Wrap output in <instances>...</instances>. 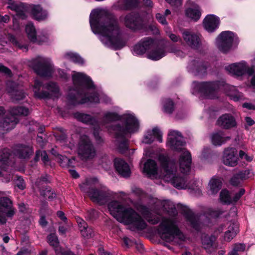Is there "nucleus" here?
<instances>
[{
    "label": "nucleus",
    "instance_id": "1",
    "mask_svg": "<svg viewBox=\"0 0 255 255\" xmlns=\"http://www.w3.org/2000/svg\"><path fill=\"white\" fill-rule=\"evenodd\" d=\"M92 31L99 35L102 43L115 50L123 48L127 43L118 21L104 9L93 10L90 16Z\"/></svg>",
    "mask_w": 255,
    "mask_h": 255
},
{
    "label": "nucleus",
    "instance_id": "2",
    "mask_svg": "<svg viewBox=\"0 0 255 255\" xmlns=\"http://www.w3.org/2000/svg\"><path fill=\"white\" fill-rule=\"evenodd\" d=\"M118 121L114 125L106 128L109 132L113 134L116 138V144L120 151L124 153L128 149V141L127 136L137 132L139 130V122L135 115L129 111L119 115L117 113L106 112L103 117L104 125L112 122Z\"/></svg>",
    "mask_w": 255,
    "mask_h": 255
},
{
    "label": "nucleus",
    "instance_id": "3",
    "mask_svg": "<svg viewBox=\"0 0 255 255\" xmlns=\"http://www.w3.org/2000/svg\"><path fill=\"white\" fill-rule=\"evenodd\" d=\"M72 79L73 88L69 89L67 99L69 104L75 105L87 103H109L110 98L96 89L90 77L82 72L73 71Z\"/></svg>",
    "mask_w": 255,
    "mask_h": 255
},
{
    "label": "nucleus",
    "instance_id": "4",
    "mask_svg": "<svg viewBox=\"0 0 255 255\" xmlns=\"http://www.w3.org/2000/svg\"><path fill=\"white\" fill-rule=\"evenodd\" d=\"M191 88L193 94L200 93L208 99H213L218 98L219 91L223 90L234 101L237 102L245 99L243 94L240 92L236 87L227 84L224 81L200 83L194 81L192 84Z\"/></svg>",
    "mask_w": 255,
    "mask_h": 255
},
{
    "label": "nucleus",
    "instance_id": "5",
    "mask_svg": "<svg viewBox=\"0 0 255 255\" xmlns=\"http://www.w3.org/2000/svg\"><path fill=\"white\" fill-rule=\"evenodd\" d=\"M108 207L110 214L117 221L131 225L132 230H142L146 227L144 220L131 208L125 207L121 202L115 200L111 201Z\"/></svg>",
    "mask_w": 255,
    "mask_h": 255
},
{
    "label": "nucleus",
    "instance_id": "6",
    "mask_svg": "<svg viewBox=\"0 0 255 255\" xmlns=\"http://www.w3.org/2000/svg\"><path fill=\"white\" fill-rule=\"evenodd\" d=\"M158 161L163 171V179L170 182L177 189H186L188 187L187 180L184 176L178 172L176 163L169 158L167 155L161 154L158 156Z\"/></svg>",
    "mask_w": 255,
    "mask_h": 255
},
{
    "label": "nucleus",
    "instance_id": "7",
    "mask_svg": "<svg viewBox=\"0 0 255 255\" xmlns=\"http://www.w3.org/2000/svg\"><path fill=\"white\" fill-rule=\"evenodd\" d=\"M176 217H163L158 226L157 232L161 238L173 245H179L185 237L180 230Z\"/></svg>",
    "mask_w": 255,
    "mask_h": 255
},
{
    "label": "nucleus",
    "instance_id": "8",
    "mask_svg": "<svg viewBox=\"0 0 255 255\" xmlns=\"http://www.w3.org/2000/svg\"><path fill=\"white\" fill-rule=\"evenodd\" d=\"M166 145L172 150L183 151L179 158L180 170L183 173L189 172L191 168V155L183 148L184 142L181 133L177 130H170L168 133Z\"/></svg>",
    "mask_w": 255,
    "mask_h": 255
},
{
    "label": "nucleus",
    "instance_id": "9",
    "mask_svg": "<svg viewBox=\"0 0 255 255\" xmlns=\"http://www.w3.org/2000/svg\"><path fill=\"white\" fill-rule=\"evenodd\" d=\"M97 182L95 178L87 179L80 185L81 190L87 194L91 200L100 205L105 204L114 197V194L104 186L94 187Z\"/></svg>",
    "mask_w": 255,
    "mask_h": 255
},
{
    "label": "nucleus",
    "instance_id": "10",
    "mask_svg": "<svg viewBox=\"0 0 255 255\" xmlns=\"http://www.w3.org/2000/svg\"><path fill=\"white\" fill-rule=\"evenodd\" d=\"M29 66L32 67L39 76L43 77H50L55 73L63 80H67L69 76L63 70L59 69L55 70L50 59L43 57L38 56L29 61Z\"/></svg>",
    "mask_w": 255,
    "mask_h": 255
},
{
    "label": "nucleus",
    "instance_id": "11",
    "mask_svg": "<svg viewBox=\"0 0 255 255\" xmlns=\"http://www.w3.org/2000/svg\"><path fill=\"white\" fill-rule=\"evenodd\" d=\"M9 5L7 8L16 12V16L24 19L26 17L25 13L29 11L33 17L37 20H42L47 16V12L43 10L39 5L31 4L27 6L23 3H18L12 2L10 0L8 2Z\"/></svg>",
    "mask_w": 255,
    "mask_h": 255
},
{
    "label": "nucleus",
    "instance_id": "12",
    "mask_svg": "<svg viewBox=\"0 0 255 255\" xmlns=\"http://www.w3.org/2000/svg\"><path fill=\"white\" fill-rule=\"evenodd\" d=\"M148 198L149 204L151 206L150 208L141 204L137 205L136 208L149 223L153 225L156 224L159 222V218L158 217L152 218L151 216L152 212L156 214H159L158 209L161 207L166 210V205L169 204V201L168 200H161L152 196H149Z\"/></svg>",
    "mask_w": 255,
    "mask_h": 255
},
{
    "label": "nucleus",
    "instance_id": "13",
    "mask_svg": "<svg viewBox=\"0 0 255 255\" xmlns=\"http://www.w3.org/2000/svg\"><path fill=\"white\" fill-rule=\"evenodd\" d=\"M32 87L34 96L37 98L55 99L60 95L59 88L55 82H49L43 85L41 80L36 79Z\"/></svg>",
    "mask_w": 255,
    "mask_h": 255
},
{
    "label": "nucleus",
    "instance_id": "14",
    "mask_svg": "<svg viewBox=\"0 0 255 255\" xmlns=\"http://www.w3.org/2000/svg\"><path fill=\"white\" fill-rule=\"evenodd\" d=\"M29 110L24 107H16L10 108V117L6 116L0 121V132L5 133L13 129L18 122L17 116H27Z\"/></svg>",
    "mask_w": 255,
    "mask_h": 255
},
{
    "label": "nucleus",
    "instance_id": "15",
    "mask_svg": "<svg viewBox=\"0 0 255 255\" xmlns=\"http://www.w3.org/2000/svg\"><path fill=\"white\" fill-rule=\"evenodd\" d=\"M252 66H249L245 61L234 63L226 66L225 69L229 73L237 77L245 75H252L255 72V58L251 60Z\"/></svg>",
    "mask_w": 255,
    "mask_h": 255
},
{
    "label": "nucleus",
    "instance_id": "16",
    "mask_svg": "<svg viewBox=\"0 0 255 255\" xmlns=\"http://www.w3.org/2000/svg\"><path fill=\"white\" fill-rule=\"evenodd\" d=\"M78 153L83 160L91 159L96 156V150L87 136H81L78 144Z\"/></svg>",
    "mask_w": 255,
    "mask_h": 255
},
{
    "label": "nucleus",
    "instance_id": "17",
    "mask_svg": "<svg viewBox=\"0 0 255 255\" xmlns=\"http://www.w3.org/2000/svg\"><path fill=\"white\" fill-rule=\"evenodd\" d=\"M74 117L78 121L84 124L92 126L93 128V135L95 140L98 143H100L102 141V137L99 134V124L96 118L92 117L90 115L80 112L75 113Z\"/></svg>",
    "mask_w": 255,
    "mask_h": 255
},
{
    "label": "nucleus",
    "instance_id": "18",
    "mask_svg": "<svg viewBox=\"0 0 255 255\" xmlns=\"http://www.w3.org/2000/svg\"><path fill=\"white\" fill-rule=\"evenodd\" d=\"M223 231H224V240L227 242H230L239 232L238 225L232 222L220 224L215 228L214 234L218 236Z\"/></svg>",
    "mask_w": 255,
    "mask_h": 255
},
{
    "label": "nucleus",
    "instance_id": "19",
    "mask_svg": "<svg viewBox=\"0 0 255 255\" xmlns=\"http://www.w3.org/2000/svg\"><path fill=\"white\" fill-rule=\"evenodd\" d=\"M234 34L230 31L222 32L216 38V44L218 48L223 53L230 51L234 39Z\"/></svg>",
    "mask_w": 255,
    "mask_h": 255
},
{
    "label": "nucleus",
    "instance_id": "20",
    "mask_svg": "<svg viewBox=\"0 0 255 255\" xmlns=\"http://www.w3.org/2000/svg\"><path fill=\"white\" fill-rule=\"evenodd\" d=\"M210 64L200 58H196L190 62L187 66V70L195 76L205 75Z\"/></svg>",
    "mask_w": 255,
    "mask_h": 255
},
{
    "label": "nucleus",
    "instance_id": "21",
    "mask_svg": "<svg viewBox=\"0 0 255 255\" xmlns=\"http://www.w3.org/2000/svg\"><path fill=\"white\" fill-rule=\"evenodd\" d=\"M15 214V210L12 207V202L7 197L0 198V224L6 223L7 218H11Z\"/></svg>",
    "mask_w": 255,
    "mask_h": 255
},
{
    "label": "nucleus",
    "instance_id": "22",
    "mask_svg": "<svg viewBox=\"0 0 255 255\" xmlns=\"http://www.w3.org/2000/svg\"><path fill=\"white\" fill-rule=\"evenodd\" d=\"M182 37L189 47L197 49L201 45V35L196 32L185 30L182 33Z\"/></svg>",
    "mask_w": 255,
    "mask_h": 255
},
{
    "label": "nucleus",
    "instance_id": "23",
    "mask_svg": "<svg viewBox=\"0 0 255 255\" xmlns=\"http://www.w3.org/2000/svg\"><path fill=\"white\" fill-rule=\"evenodd\" d=\"M153 40L149 37H145L141 39L134 45L132 49V53L134 55H141L144 54L152 47Z\"/></svg>",
    "mask_w": 255,
    "mask_h": 255
},
{
    "label": "nucleus",
    "instance_id": "24",
    "mask_svg": "<svg viewBox=\"0 0 255 255\" xmlns=\"http://www.w3.org/2000/svg\"><path fill=\"white\" fill-rule=\"evenodd\" d=\"M124 22L126 27L134 30L140 29L142 27V19L137 13L127 14L125 17Z\"/></svg>",
    "mask_w": 255,
    "mask_h": 255
},
{
    "label": "nucleus",
    "instance_id": "25",
    "mask_svg": "<svg viewBox=\"0 0 255 255\" xmlns=\"http://www.w3.org/2000/svg\"><path fill=\"white\" fill-rule=\"evenodd\" d=\"M238 156L236 148L231 147L225 149L223 156V162L224 164L230 166H235L237 165Z\"/></svg>",
    "mask_w": 255,
    "mask_h": 255
},
{
    "label": "nucleus",
    "instance_id": "26",
    "mask_svg": "<svg viewBox=\"0 0 255 255\" xmlns=\"http://www.w3.org/2000/svg\"><path fill=\"white\" fill-rule=\"evenodd\" d=\"M6 90L8 93L10 94L13 101H20L25 97V94L23 89L19 88L13 82L8 81L6 83Z\"/></svg>",
    "mask_w": 255,
    "mask_h": 255
},
{
    "label": "nucleus",
    "instance_id": "27",
    "mask_svg": "<svg viewBox=\"0 0 255 255\" xmlns=\"http://www.w3.org/2000/svg\"><path fill=\"white\" fill-rule=\"evenodd\" d=\"M186 6L187 8L185 10L186 16L194 21L199 19L201 15V11L199 6L190 0L187 1Z\"/></svg>",
    "mask_w": 255,
    "mask_h": 255
},
{
    "label": "nucleus",
    "instance_id": "28",
    "mask_svg": "<svg viewBox=\"0 0 255 255\" xmlns=\"http://www.w3.org/2000/svg\"><path fill=\"white\" fill-rule=\"evenodd\" d=\"M114 165L117 172L124 177H128L130 175V169L129 165L125 160L120 158H116Z\"/></svg>",
    "mask_w": 255,
    "mask_h": 255
},
{
    "label": "nucleus",
    "instance_id": "29",
    "mask_svg": "<svg viewBox=\"0 0 255 255\" xmlns=\"http://www.w3.org/2000/svg\"><path fill=\"white\" fill-rule=\"evenodd\" d=\"M220 19L214 14H209L204 20V26L205 29L209 32H212L219 27Z\"/></svg>",
    "mask_w": 255,
    "mask_h": 255
},
{
    "label": "nucleus",
    "instance_id": "30",
    "mask_svg": "<svg viewBox=\"0 0 255 255\" xmlns=\"http://www.w3.org/2000/svg\"><path fill=\"white\" fill-rule=\"evenodd\" d=\"M162 133L159 128H153L152 130H147L143 137L142 142L146 144L152 143L155 138L160 142H162Z\"/></svg>",
    "mask_w": 255,
    "mask_h": 255
},
{
    "label": "nucleus",
    "instance_id": "31",
    "mask_svg": "<svg viewBox=\"0 0 255 255\" xmlns=\"http://www.w3.org/2000/svg\"><path fill=\"white\" fill-rule=\"evenodd\" d=\"M167 54L165 49L161 46H155L154 41L152 47L148 51L147 57L152 60H158L165 56Z\"/></svg>",
    "mask_w": 255,
    "mask_h": 255
},
{
    "label": "nucleus",
    "instance_id": "32",
    "mask_svg": "<svg viewBox=\"0 0 255 255\" xmlns=\"http://www.w3.org/2000/svg\"><path fill=\"white\" fill-rule=\"evenodd\" d=\"M217 122L219 126L226 129L235 127L237 124L235 118L229 114L221 116L218 119Z\"/></svg>",
    "mask_w": 255,
    "mask_h": 255
},
{
    "label": "nucleus",
    "instance_id": "33",
    "mask_svg": "<svg viewBox=\"0 0 255 255\" xmlns=\"http://www.w3.org/2000/svg\"><path fill=\"white\" fill-rule=\"evenodd\" d=\"M48 242L49 245L52 246L57 255H74L70 251L63 252L62 249L59 247V242L58 238L55 234H51L47 237Z\"/></svg>",
    "mask_w": 255,
    "mask_h": 255
},
{
    "label": "nucleus",
    "instance_id": "34",
    "mask_svg": "<svg viewBox=\"0 0 255 255\" xmlns=\"http://www.w3.org/2000/svg\"><path fill=\"white\" fill-rule=\"evenodd\" d=\"M157 165L155 161L148 159L144 164L143 172L150 178L154 177L157 174Z\"/></svg>",
    "mask_w": 255,
    "mask_h": 255
},
{
    "label": "nucleus",
    "instance_id": "35",
    "mask_svg": "<svg viewBox=\"0 0 255 255\" xmlns=\"http://www.w3.org/2000/svg\"><path fill=\"white\" fill-rule=\"evenodd\" d=\"M230 139V137L226 136L222 131L214 132L211 136V142L215 146H221L225 143Z\"/></svg>",
    "mask_w": 255,
    "mask_h": 255
},
{
    "label": "nucleus",
    "instance_id": "36",
    "mask_svg": "<svg viewBox=\"0 0 255 255\" xmlns=\"http://www.w3.org/2000/svg\"><path fill=\"white\" fill-rule=\"evenodd\" d=\"M25 31L27 34L28 38L32 42H41L47 39V37L45 36L43 40L37 38L36 31L34 26L31 22H28L25 27ZM40 37H39L40 38Z\"/></svg>",
    "mask_w": 255,
    "mask_h": 255
},
{
    "label": "nucleus",
    "instance_id": "37",
    "mask_svg": "<svg viewBox=\"0 0 255 255\" xmlns=\"http://www.w3.org/2000/svg\"><path fill=\"white\" fill-rule=\"evenodd\" d=\"M33 150L31 146L20 145L18 146L16 154L19 158L27 159L33 154Z\"/></svg>",
    "mask_w": 255,
    "mask_h": 255
},
{
    "label": "nucleus",
    "instance_id": "38",
    "mask_svg": "<svg viewBox=\"0 0 255 255\" xmlns=\"http://www.w3.org/2000/svg\"><path fill=\"white\" fill-rule=\"evenodd\" d=\"M222 185V180L220 178L214 177L209 183V190L210 194H215L218 192Z\"/></svg>",
    "mask_w": 255,
    "mask_h": 255
},
{
    "label": "nucleus",
    "instance_id": "39",
    "mask_svg": "<svg viewBox=\"0 0 255 255\" xmlns=\"http://www.w3.org/2000/svg\"><path fill=\"white\" fill-rule=\"evenodd\" d=\"M63 58L66 60L72 61L79 65H82L84 64V59L79 54L72 51L65 52Z\"/></svg>",
    "mask_w": 255,
    "mask_h": 255
},
{
    "label": "nucleus",
    "instance_id": "40",
    "mask_svg": "<svg viewBox=\"0 0 255 255\" xmlns=\"http://www.w3.org/2000/svg\"><path fill=\"white\" fill-rule=\"evenodd\" d=\"M187 220L190 222L191 226L196 230L200 229L201 223L198 217L195 216L191 211H188L185 215Z\"/></svg>",
    "mask_w": 255,
    "mask_h": 255
},
{
    "label": "nucleus",
    "instance_id": "41",
    "mask_svg": "<svg viewBox=\"0 0 255 255\" xmlns=\"http://www.w3.org/2000/svg\"><path fill=\"white\" fill-rule=\"evenodd\" d=\"M57 160L60 166L62 167L73 166L74 164V162L75 161V158L69 159L65 156H63L58 154L57 155Z\"/></svg>",
    "mask_w": 255,
    "mask_h": 255
},
{
    "label": "nucleus",
    "instance_id": "42",
    "mask_svg": "<svg viewBox=\"0 0 255 255\" xmlns=\"http://www.w3.org/2000/svg\"><path fill=\"white\" fill-rule=\"evenodd\" d=\"M217 237L214 233L213 236H204L202 239V243L204 248L207 250L213 248Z\"/></svg>",
    "mask_w": 255,
    "mask_h": 255
},
{
    "label": "nucleus",
    "instance_id": "43",
    "mask_svg": "<svg viewBox=\"0 0 255 255\" xmlns=\"http://www.w3.org/2000/svg\"><path fill=\"white\" fill-rule=\"evenodd\" d=\"M138 0H120L118 2L117 6L120 9H128L138 5Z\"/></svg>",
    "mask_w": 255,
    "mask_h": 255
},
{
    "label": "nucleus",
    "instance_id": "44",
    "mask_svg": "<svg viewBox=\"0 0 255 255\" xmlns=\"http://www.w3.org/2000/svg\"><path fill=\"white\" fill-rule=\"evenodd\" d=\"M163 111L164 113L170 114L174 110L173 102L170 99H165L162 101Z\"/></svg>",
    "mask_w": 255,
    "mask_h": 255
},
{
    "label": "nucleus",
    "instance_id": "45",
    "mask_svg": "<svg viewBox=\"0 0 255 255\" xmlns=\"http://www.w3.org/2000/svg\"><path fill=\"white\" fill-rule=\"evenodd\" d=\"M98 163L103 168L108 169L111 165L112 161L106 154H102L98 157Z\"/></svg>",
    "mask_w": 255,
    "mask_h": 255
},
{
    "label": "nucleus",
    "instance_id": "46",
    "mask_svg": "<svg viewBox=\"0 0 255 255\" xmlns=\"http://www.w3.org/2000/svg\"><path fill=\"white\" fill-rule=\"evenodd\" d=\"M81 233L83 237L86 238H90L94 236V231L91 227H89L87 225L85 226H83V228L80 229Z\"/></svg>",
    "mask_w": 255,
    "mask_h": 255
},
{
    "label": "nucleus",
    "instance_id": "47",
    "mask_svg": "<svg viewBox=\"0 0 255 255\" xmlns=\"http://www.w3.org/2000/svg\"><path fill=\"white\" fill-rule=\"evenodd\" d=\"M41 195L45 198H47L49 200H51L56 197L55 193L52 191L50 187H46L44 190L40 191Z\"/></svg>",
    "mask_w": 255,
    "mask_h": 255
},
{
    "label": "nucleus",
    "instance_id": "48",
    "mask_svg": "<svg viewBox=\"0 0 255 255\" xmlns=\"http://www.w3.org/2000/svg\"><path fill=\"white\" fill-rule=\"evenodd\" d=\"M40 157H41V160L44 164H46L48 163V157L45 151L38 150L36 151L34 160L35 161H38L39 160Z\"/></svg>",
    "mask_w": 255,
    "mask_h": 255
},
{
    "label": "nucleus",
    "instance_id": "49",
    "mask_svg": "<svg viewBox=\"0 0 255 255\" xmlns=\"http://www.w3.org/2000/svg\"><path fill=\"white\" fill-rule=\"evenodd\" d=\"M221 200L226 203H232V198L227 190H223L220 193Z\"/></svg>",
    "mask_w": 255,
    "mask_h": 255
},
{
    "label": "nucleus",
    "instance_id": "50",
    "mask_svg": "<svg viewBox=\"0 0 255 255\" xmlns=\"http://www.w3.org/2000/svg\"><path fill=\"white\" fill-rule=\"evenodd\" d=\"M10 155V150L3 148L0 150V161L3 163L7 162Z\"/></svg>",
    "mask_w": 255,
    "mask_h": 255
},
{
    "label": "nucleus",
    "instance_id": "51",
    "mask_svg": "<svg viewBox=\"0 0 255 255\" xmlns=\"http://www.w3.org/2000/svg\"><path fill=\"white\" fill-rule=\"evenodd\" d=\"M165 31L167 33V35L169 36L170 39L173 42H178L181 41L182 39L179 36L176 35L174 33H172L170 32V28L169 26H167L165 27Z\"/></svg>",
    "mask_w": 255,
    "mask_h": 255
},
{
    "label": "nucleus",
    "instance_id": "52",
    "mask_svg": "<svg viewBox=\"0 0 255 255\" xmlns=\"http://www.w3.org/2000/svg\"><path fill=\"white\" fill-rule=\"evenodd\" d=\"M237 174L239 176V178L242 181L251 177L252 175V172L251 170H246L245 171H240Z\"/></svg>",
    "mask_w": 255,
    "mask_h": 255
},
{
    "label": "nucleus",
    "instance_id": "53",
    "mask_svg": "<svg viewBox=\"0 0 255 255\" xmlns=\"http://www.w3.org/2000/svg\"><path fill=\"white\" fill-rule=\"evenodd\" d=\"M245 245L243 244H236L234 245V248L230 254H235L239 255L238 252H243L245 250Z\"/></svg>",
    "mask_w": 255,
    "mask_h": 255
},
{
    "label": "nucleus",
    "instance_id": "54",
    "mask_svg": "<svg viewBox=\"0 0 255 255\" xmlns=\"http://www.w3.org/2000/svg\"><path fill=\"white\" fill-rule=\"evenodd\" d=\"M45 36L47 37V39L46 40L41 41V42H35V43H37L38 44H42L43 43L48 42L49 40V34L47 31H41L40 33H39L37 35V38L39 39V37H40V38L39 39H40L41 40H43L44 38H45Z\"/></svg>",
    "mask_w": 255,
    "mask_h": 255
},
{
    "label": "nucleus",
    "instance_id": "55",
    "mask_svg": "<svg viewBox=\"0 0 255 255\" xmlns=\"http://www.w3.org/2000/svg\"><path fill=\"white\" fill-rule=\"evenodd\" d=\"M156 18L159 23L163 25H165V27L168 26L167 21L164 15L158 13L156 14Z\"/></svg>",
    "mask_w": 255,
    "mask_h": 255
},
{
    "label": "nucleus",
    "instance_id": "56",
    "mask_svg": "<svg viewBox=\"0 0 255 255\" xmlns=\"http://www.w3.org/2000/svg\"><path fill=\"white\" fill-rule=\"evenodd\" d=\"M169 51L170 52L174 53L177 56L182 57L184 56V53L182 51L177 49L173 45L170 47Z\"/></svg>",
    "mask_w": 255,
    "mask_h": 255
},
{
    "label": "nucleus",
    "instance_id": "57",
    "mask_svg": "<svg viewBox=\"0 0 255 255\" xmlns=\"http://www.w3.org/2000/svg\"><path fill=\"white\" fill-rule=\"evenodd\" d=\"M10 40H11L12 42L16 46L18 47L20 49H24L25 50H27V46L25 44H21L19 43L15 38L14 37L11 36Z\"/></svg>",
    "mask_w": 255,
    "mask_h": 255
},
{
    "label": "nucleus",
    "instance_id": "58",
    "mask_svg": "<svg viewBox=\"0 0 255 255\" xmlns=\"http://www.w3.org/2000/svg\"><path fill=\"white\" fill-rule=\"evenodd\" d=\"M172 6L178 7L181 6L182 4V0H165Z\"/></svg>",
    "mask_w": 255,
    "mask_h": 255
},
{
    "label": "nucleus",
    "instance_id": "59",
    "mask_svg": "<svg viewBox=\"0 0 255 255\" xmlns=\"http://www.w3.org/2000/svg\"><path fill=\"white\" fill-rule=\"evenodd\" d=\"M239 155L241 158L244 159L248 162H251L253 159L252 156H249L244 151L241 150L239 153Z\"/></svg>",
    "mask_w": 255,
    "mask_h": 255
},
{
    "label": "nucleus",
    "instance_id": "60",
    "mask_svg": "<svg viewBox=\"0 0 255 255\" xmlns=\"http://www.w3.org/2000/svg\"><path fill=\"white\" fill-rule=\"evenodd\" d=\"M241 181V180L237 174L234 175L230 180L231 184L234 186L239 185Z\"/></svg>",
    "mask_w": 255,
    "mask_h": 255
},
{
    "label": "nucleus",
    "instance_id": "61",
    "mask_svg": "<svg viewBox=\"0 0 255 255\" xmlns=\"http://www.w3.org/2000/svg\"><path fill=\"white\" fill-rule=\"evenodd\" d=\"M245 191L244 189H240L239 192L238 193H237L235 194V196L233 198H232V203L236 202L237 201H238L239 200V199L241 197V196L244 195V194L245 193Z\"/></svg>",
    "mask_w": 255,
    "mask_h": 255
},
{
    "label": "nucleus",
    "instance_id": "62",
    "mask_svg": "<svg viewBox=\"0 0 255 255\" xmlns=\"http://www.w3.org/2000/svg\"><path fill=\"white\" fill-rule=\"evenodd\" d=\"M0 72L4 74L5 75L10 76L11 71L7 67L4 66L3 65L0 63Z\"/></svg>",
    "mask_w": 255,
    "mask_h": 255
},
{
    "label": "nucleus",
    "instance_id": "63",
    "mask_svg": "<svg viewBox=\"0 0 255 255\" xmlns=\"http://www.w3.org/2000/svg\"><path fill=\"white\" fill-rule=\"evenodd\" d=\"M208 214L211 218H216L220 215V212L218 211L210 209Z\"/></svg>",
    "mask_w": 255,
    "mask_h": 255
},
{
    "label": "nucleus",
    "instance_id": "64",
    "mask_svg": "<svg viewBox=\"0 0 255 255\" xmlns=\"http://www.w3.org/2000/svg\"><path fill=\"white\" fill-rule=\"evenodd\" d=\"M133 191L136 195L140 197L141 198H143L145 195L143 191L139 188H136L133 190Z\"/></svg>",
    "mask_w": 255,
    "mask_h": 255
}]
</instances>
